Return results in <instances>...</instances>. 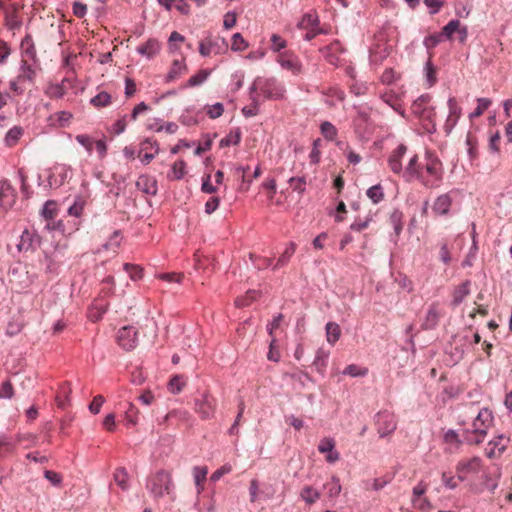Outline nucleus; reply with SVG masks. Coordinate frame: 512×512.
Masks as SVG:
<instances>
[{
    "mask_svg": "<svg viewBox=\"0 0 512 512\" xmlns=\"http://www.w3.org/2000/svg\"><path fill=\"white\" fill-rule=\"evenodd\" d=\"M460 21L458 19H452L450 20L441 30V37H445L448 40L452 39V36L455 32H457V29H459Z\"/></svg>",
    "mask_w": 512,
    "mask_h": 512,
    "instance_id": "nucleus-29",
    "label": "nucleus"
},
{
    "mask_svg": "<svg viewBox=\"0 0 512 512\" xmlns=\"http://www.w3.org/2000/svg\"><path fill=\"white\" fill-rule=\"evenodd\" d=\"M187 69L185 63L180 60H174L172 63V66L166 76V81L171 82L174 79H176L182 71H185Z\"/></svg>",
    "mask_w": 512,
    "mask_h": 512,
    "instance_id": "nucleus-25",
    "label": "nucleus"
},
{
    "mask_svg": "<svg viewBox=\"0 0 512 512\" xmlns=\"http://www.w3.org/2000/svg\"><path fill=\"white\" fill-rule=\"evenodd\" d=\"M424 4L430 8V14L435 15L439 12L441 7L444 5L443 0H424Z\"/></svg>",
    "mask_w": 512,
    "mask_h": 512,
    "instance_id": "nucleus-60",
    "label": "nucleus"
},
{
    "mask_svg": "<svg viewBox=\"0 0 512 512\" xmlns=\"http://www.w3.org/2000/svg\"><path fill=\"white\" fill-rule=\"evenodd\" d=\"M319 23L316 15L306 13L303 15L302 20L298 23V27L302 29L313 28Z\"/></svg>",
    "mask_w": 512,
    "mask_h": 512,
    "instance_id": "nucleus-35",
    "label": "nucleus"
},
{
    "mask_svg": "<svg viewBox=\"0 0 512 512\" xmlns=\"http://www.w3.org/2000/svg\"><path fill=\"white\" fill-rule=\"evenodd\" d=\"M23 133V129L18 126H14L11 128L5 137V142L7 146H13L16 144V142L20 139L21 135Z\"/></svg>",
    "mask_w": 512,
    "mask_h": 512,
    "instance_id": "nucleus-33",
    "label": "nucleus"
},
{
    "mask_svg": "<svg viewBox=\"0 0 512 512\" xmlns=\"http://www.w3.org/2000/svg\"><path fill=\"white\" fill-rule=\"evenodd\" d=\"M441 42L440 34H433L425 37L423 44L427 49L435 48Z\"/></svg>",
    "mask_w": 512,
    "mask_h": 512,
    "instance_id": "nucleus-56",
    "label": "nucleus"
},
{
    "mask_svg": "<svg viewBox=\"0 0 512 512\" xmlns=\"http://www.w3.org/2000/svg\"><path fill=\"white\" fill-rule=\"evenodd\" d=\"M452 198L449 194H442L434 202L433 210L440 215H446L451 207Z\"/></svg>",
    "mask_w": 512,
    "mask_h": 512,
    "instance_id": "nucleus-18",
    "label": "nucleus"
},
{
    "mask_svg": "<svg viewBox=\"0 0 512 512\" xmlns=\"http://www.w3.org/2000/svg\"><path fill=\"white\" fill-rule=\"evenodd\" d=\"M272 49L275 52H279L281 49L286 47V41L282 39L278 34L271 36Z\"/></svg>",
    "mask_w": 512,
    "mask_h": 512,
    "instance_id": "nucleus-63",
    "label": "nucleus"
},
{
    "mask_svg": "<svg viewBox=\"0 0 512 512\" xmlns=\"http://www.w3.org/2000/svg\"><path fill=\"white\" fill-rule=\"evenodd\" d=\"M104 402H105V399L102 395L95 396L89 405L90 412L93 414H98L100 412V408Z\"/></svg>",
    "mask_w": 512,
    "mask_h": 512,
    "instance_id": "nucleus-57",
    "label": "nucleus"
},
{
    "mask_svg": "<svg viewBox=\"0 0 512 512\" xmlns=\"http://www.w3.org/2000/svg\"><path fill=\"white\" fill-rule=\"evenodd\" d=\"M208 474V468L206 466H195L193 468V477L197 488V493H201L204 490V481Z\"/></svg>",
    "mask_w": 512,
    "mask_h": 512,
    "instance_id": "nucleus-20",
    "label": "nucleus"
},
{
    "mask_svg": "<svg viewBox=\"0 0 512 512\" xmlns=\"http://www.w3.org/2000/svg\"><path fill=\"white\" fill-rule=\"evenodd\" d=\"M295 250H296V244L294 242H290L288 244V246L286 247L285 251L278 258L277 263L274 266V269H277L279 267L286 265L289 262L292 255L295 253Z\"/></svg>",
    "mask_w": 512,
    "mask_h": 512,
    "instance_id": "nucleus-26",
    "label": "nucleus"
},
{
    "mask_svg": "<svg viewBox=\"0 0 512 512\" xmlns=\"http://www.w3.org/2000/svg\"><path fill=\"white\" fill-rule=\"evenodd\" d=\"M325 59L332 65H338L339 57L338 54L344 53L346 49L342 46L340 41L335 40L331 44L320 49Z\"/></svg>",
    "mask_w": 512,
    "mask_h": 512,
    "instance_id": "nucleus-10",
    "label": "nucleus"
},
{
    "mask_svg": "<svg viewBox=\"0 0 512 512\" xmlns=\"http://www.w3.org/2000/svg\"><path fill=\"white\" fill-rule=\"evenodd\" d=\"M124 270L129 274L133 281L141 279L143 276V269L138 265L126 263L124 264Z\"/></svg>",
    "mask_w": 512,
    "mask_h": 512,
    "instance_id": "nucleus-38",
    "label": "nucleus"
},
{
    "mask_svg": "<svg viewBox=\"0 0 512 512\" xmlns=\"http://www.w3.org/2000/svg\"><path fill=\"white\" fill-rule=\"evenodd\" d=\"M73 14L77 18H83L87 13V6L79 1H75L72 5Z\"/></svg>",
    "mask_w": 512,
    "mask_h": 512,
    "instance_id": "nucleus-61",
    "label": "nucleus"
},
{
    "mask_svg": "<svg viewBox=\"0 0 512 512\" xmlns=\"http://www.w3.org/2000/svg\"><path fill=\"white\" fill-rule=\"evenodd\" d=\"M376 426L380 437H384L392 433L397 426L394 414L389 411H382L377 413Z\"/></svg>",
    "mask_w": 512,
    "mask_h": 512,
    "instance_id": "nucleus-3",
    "label": "nucleus"
},
{
    "mask_svg": "<svg viewBox=\"0 0 512 512\" xmlns=\"http://www.w3.org/2000/svg\"><path fill=\"white\" fill-rule=\"evenodd\" d=\"M15 190L7 179L0 180V208L8 210L14 203Z\"/></svg>",
    "mask_w": 512,
    "mask_h": 512,
    "instance_id": "nucleus-8",
    "label": "nucleus"
},
{
    "mask_svg": "<svg viewBox=\"0 0 512 512\" xmlns=\"http://www.w3.org/2000/svg\"><path fill=\"white\" fill-rule=\"evenodd\" d=\"M466 145L468 146V154L470 156V159L473 160L477 156V142L476 139L470 133H468L466 137Z\"/></svg>",
    "mask_w": 512,
    "mask_h": 512,
    "instance_id": "nucleus-54",
    "label": "nucleus"
},
{
    "mask_svg": "<svg viewBox=\"0 0 512 512\" xmlns=\"http://www.w3.org/2000/svg\"><path fill=\"white\" fill-rule=\"evenodd\" d=\"M320 128L322 135L328 140H333L337 135L335 126L328 121L323 122Z\"/></svg>",
    "mask_w": 512,
    "mask_h": 512,
    "instance_id": "nucleus-42",
    "label": "nucleus"
},
{
    "mask_svg": "<svg viewBox=\"0 0 512 512\" xmlns=\"http://www.w3.org/2000/svg\"><path fill=\"white\" fill-rule=\"evenodd\" d=\"M367 373V369H363L361 370L357 365L355 364H351V365H348L344 371H343V374L344 375H349V376H352V377H357V376H364L366 375Z\"/></svg>",
    "mask_w": 512,
    "mask_h": 512,
    "instance_id": "nucleus-52",
    "label": "nucleus"
},
{
    "mask_svg": "<svg viewBox=\"0 0 512 512\" xmlns=\"http://www.w3.org/2000/svg\"><path fill=\"white\" fill-rule=\"evenodd\" d=\"M14 395V389L12 383L7 380L2 383L0 387V398L11 399Z\"/></svg>",
    "mask_w": 512,
    "mask_h": 512,
    "instance_id": "nucleus-49",
    "label": "nucleus"
},
{
    "mask_svg": "<svg viewBox=\"0 0 512 512\" xmlns=\"http://www.w3.org/2000/svg\"><path fill=\"white\" fill-rule=\"evenodd\" d=\"M241 140V131L240 128H236L234 131H231L226 137L221 139L220 147H229L230 145H238Z\"/></svg>",
    "mask_w": 512,
    "mask_h": 512,
    "instance_id": "nucleus-27",
    "label": "nucleus"
},
{
    "mask_svg": "<svg viewBox=\"0 0 512 512\" xmlns=\"http://www.w3.org/2000/svg\"><path fill=\"white\" fill-rule=\"evenodd\" d=\"M172 178L175 180H180L186 173V163L183 160H179L175 162L172 166Z\"/></svg>",
    "mask_w": 512,
    "mask_h": 512,
    "instance_id": "nucleus-40",
    "label": "nucleus"
},
{
    "mask_svg": "<svg viewBox=\"0 0 512 512\" xmlns=\"http://www.w3.org/2000/svg\"><path fill=\"white\" fill-rule=\"evenodd\" d=\"M195 409L201 418L211 417L214 413V399L209 395H202L201 399H195Z\"/></svg>",
    "mask_w": 512,
    "mask_h": 512,
    "instance_id": "nucleus-11",
    "label": "nucleus"
},
{
    "mask_svg": "<svg viewBox=\"0 0 512 512\" xmlns=\"http://www.w3.org/2000/svg\"><path fill=\"white\" fill-rule=\"evenodd\" d=\"M90 103L97 108L106 107L111 103V95L106 91H101L91 98Z\"/></svg>",
    "mask_w": 512,
    "mask_h": 512,
    "instance_id": "nucleus-28",
    "label": "nucleus"
},
{
    "mask_svg": "<svg viewBox=\"0 0 512 512\" xmlns=\"http://www.w3.org/2000/svg\"><path fill=\"white\" fill-rule=\"evenodd\" d=\"M324 487L328 489V495L331 498L337 497L341 492V484L337 477H332L331 481L327 482Z\"/></svg>",
    "mask_w": 512,
    "mask_h": 512,
    "instance_id": "nucleus-34",
    "label": "nucleus"
},
{
    "mask_svg": "<svg viewBox=\"0 0 512 512\" xmlns=\"http://www.w3.org/2000/svg\"><path fill=\"white\" fill-rule=\"evenodd\" d=\"M439 313L435 307V305L430 306L427 311L424 322L422 323V328L424 330H432L438 325L439 321Z\"/></svg>",
    "mask_w": 512,
    "mask_h": 512,
    "instance_id": "nucleus-19",
    "label": "nucleus"
},
{
    "mask_svg": "<svg viewBox=\"0 0 512 512\" xmlns=\"http://www.w3.org/2000/svg\"><path fill=\"white\" fill-rule=\"evenodd\" d=\"M161 45L156 39H149L146 43L140 45L137 47V52L147 57L148 59L153 58L155 55H157L160 52Z\"/></svg>",
    "mask_w": 512,
    "mask_h": 512,
    "instance_id": "nucleus-16",
    "label": "nucleus"
},
{
    "mask_svg": "<svg viewBox=\"0 0 512 512\" xmlns=\"http://www.w3.org/2000/svg\"><path fill=\"white\" fill-rule=\"evenodd\" d=\"M231 471H232V466L230 464H225L213 472V474L210 477V480L212 482H217L218 480H220V478L222 476H224L225 474H228Z\"/></svg>",
    "mask_w": 512,
    "mask_h": 512,
    "instance_id": "nucleus-53",
    "label": "nucleus"
},
{
    "mask_svg": "<svg viewBox=\"0 0 512 512\" xmlns=\"http://www.w3.org/2000/svg\"><path fill=\"white\" fill-rule=\"evenodd\" d=\"M15 190L7 179L0 180V208L8 210L14 203Z\"/></svg>",
    "mask_w": 512,
    "mask_h": 512,
    "instance_id": "nucleus-9",
    "label": "nucleus"
},
{
    "mask_svg": "<svg viewBox=\"0 0 512 512\" xmlns=\"http://www.w3.org/2000/svg\"><path fill=\"white\" fill-rule=\"evenodd\" d=\"M146 487L155 498L163 497L165 493L169 494L171 491V476L167 472L159 471L149 478Z\"/></svg>",
    "mask_w": 512,
    "mask_h": 512,
    "instance_id": "nucleus-2",
    "label": "nucleus"
},
{
    "mask_svg": "<svg viewBox=\"0 0 512 512\" xmlns=\"http://www.w3.org/2000/svg\"><path fill=\"white\" fill-rule=\"evenodd\" d=\"M114 481L122 489H128V474L124 468H117L114 472Z\"/></svg>",
    "mask_w": 512,
    "mask_h": 512,
    "instance_id": "nucleus-31",
    "label": "nucleus"
},
{
    "mask_svg": "<svg viewBox=\"0 0 512 512\" xmlns=\"http://www.w3.org/2000/svg\"><path fill=\"white\" fill-rule=\"evenodd\" d=\"M469 284L470 282L466 281L455 289L452 301L453 306L460 305L464 298L469 294Z\"/></svg>",
    "mask_w": 512,
    "mask_h": 512,
    "instance_id": "nucleus-22",
    "label": "nucleus"
},
{
    "mask_svg": "<svg viewBox=\"0 0 512 512\" xmlns=\"http://www.w3.org/2000/svg\"><path fill=\"white\" fill-rule=\"evenodd\" d=\"M228 44L224 38H206L199 44V53L206 57L211 53L219 54L223 49H226Z\"/></svg>",
    "mask_w": 512,
    "mask_h": 512,
    "instance_id": "nucleus-6",
    "label": "nucleus"
},
{
    "mask_svg": "<svg viewBox=\"0 0 512 512\" xmlns=\"http://www.w3.org/2000/svg\"><path fill=\"white\" fill-rule=\"evenodd\" d=\"M325 330L328 343L334 345L341 336L340 326L335 322H328Z\"/></svg>",
    "mask_w": 512,
    "mask_h": 512,
    "instance_id": "nucleus-21",
    "label": "nucleus"
},
{
    "mask_svg": "<svg viewBox=\"0 0 512 512\" xmlns=\"http://www.w3.org/2000/svg\"><path fill=\"white\" fill-rule=\"evenodd\" d=\"M457 476L460 481L469 482L470 488L474 493L480 494L486 490L493 493L498 487L500 472L493 478L491 474L482 467L480 459L473 458L459 464Z\"/></svg>",
    "mask_w": 512,
    "mask_h": 512,
    "instance_id": "nucleus-1",
    "label": "nucleus"
},
{
    "mask_svg": "<svg viewBox=\"0 0 512 512\" xmlns=\"http://www.w3.org/2000/svg\"><path fill=\"white\" fill-rule=\"evenodd\" d=\"M21 69H22V73L18 76V81H21V80H28V81H33L34 77H35V71L32 69V67L30 65L27 64V62H23L22 66H21Z\"/></svg>",
    "mask_w": 512,
    "mask_h": 512,
    "instance_id": "nucleus-47",
    "label": "nucleus"
},
{
    "mask_svg": "<svg viewBox=\"0 0 512 512\" xmlns=\"http://www.w3.org/2000/svg\"><path fill=\"white\" fill-rule=\"evenodd\" d=\"M257 296H258V292L257 291L249 290L246 293V296L237 298L235 300V304L238 307L248 306L253 300H255L257 298Z\"/></svg>",
    "mask_w": 512,
    "mask_h": 512,
    "instance_id": "nucleus-45",
    "label": "nucleus"
},
{
    "mask_svg": "<svg viewBox=\"0 0 512 512\" xmlns=\"http://www.w3.org/2000/svg\"><path fill=\"white\" fill-rule=\"evenodd\" d=\"M260 91L266 99H281L284 96V87L275 78H261Z\"/></svg>",
    "mask_w": 512,
    "mask_h": 512,
    "instance_id": "nucleus-4",
    "label": "nucleus"
},
{
    "mask_svg": "<svg viewBox=\"0 0 512 512\" xmlns=\"http://www.w3.org/2000/svg\"><path fill=\"white\" fill-rule=\"evenodd\" d=\"M426 78L430 86L436 82V69L433 66L431 60H428L425 64Z\"/></svg>",
    "mask_w": 512,
    "mask_h": 512,
    "instance_id": "nucleus-50",
    "label": "nucleus"
},
{
    "mask_svg": "<svg viewBox=\"0 0 512 512\" xmlns=\"http://www.w3.org/2000/svg\"><path fill=\"white\" fill-rule=\"evenodd\" d=\"M21 21L18 19L15 13L6 14V25L11 30H16L21 27Z\"/></svg>",
    "mask_w": 512,
    "mask_h": 512,
    "instance_id": "nucleus-59",
    "label": "nucleus"
},
{
    "mask_svg": "<svg viewBox=\"0 0 512 512\" xmlns=\"http://www.w3.org/2000/svg\"><path fill=\"white\" fill-rule=\"evenodd\" d=\"M44 476L49 482H51L55 486L60 485V483L62 481L61 475L52 470H46L44 472Z\"/></svg>",
    "mask_w": 512,
    "mask_h": 512,
    "instance_id": "nucleus-64",
    "label": "nucleus"
},
{
    "mask_svg": "<svg viewBox=\"0 0 512 512\" xmlns=\"http://www.w3.org/2000/svg\"><path fill=\"white\" fill-rule=\"evenodd\" d=\"M184 381L182 379L181 375H175L172 377V379L169 381V390L173 394H178L182 391L184 386Z\"/></svg>",
    "mask_w": 512,
    "mask_h": 512,
    "instance_id": "nucleus-44",
    "label": "nucleus"
},
{
    "mask_svg": "<svg viewBox=\"0 0 512 512\" xmlns=\"http://www.w3.org/2000/svg\"><path fill=\"white\" fill-rule=\"evenodd\" d=\"M210 75V71L207 69H201L197 74L189 78L187 85L188 87H194L201 85Z\"/></svg>",
    "mask_w": 512,
    "mask_h": 512,
    "instance_id": "nucleus-32",
    "label": "nucleus"
},
{
    "mask_svg": "<svg viewBox=\"0 0 512 512\" xmlns=\"http://www.w3.org/2000/svg\"><path fill=\"white\" fill-rule=\"evenodd\" d=\"M137 414H138L137 408L132 403H130L129 408L125 412V416H124L125 425L127 427H132L137 424V422H138L137 417H136Z\"/></svg>",
    "mask_w": 512,
    "mask_h": 512,
    "instance_id": "nucleus-36",
    "label": "nucleus"
},
{
    "mask_svg": "<svg viewBox=\"0 0 512 512\" xmlns=\"http://www.w3.org/2000/svg\"><path fill=\"white\" fill-rule=\"evenodd\" d=\"M439 161L437 159L431 160L426 164L425 169L428 174L436 177L437 179H441V173H439L437 166L439 165Z\"/></svg>",
    "mask_w": 512,
    "mask_h": 512,
    "instance_id": "nucleus-58",
    "label": "nucleus"
},
{
    "mask_svg": "<svg viewBox=\"0 0 512 512\" xmlns=\"http://www.w3.org/2000/svg\"><path fill=\"white\" fill-rule=\"evenodd\" d=\"M403 176L406 178L407 181H411L413 178H417L420 180L425 186H428V182L423 180V175L420 171V165L418 164V156L414 155L407 167L405 168Z\"/></svg>",
    "mask_w": 512,
    "mask_h": 512,
    "instance_id": "nucleus-13",
    "label": "nucleus"
},
{
    "mask_svg": "<svg viewBox=\"0 0 512 512\" xmlns=\"http://www.w3.org/2000/svg\"><path fill=\"white\" fill-rule=\"evenodd\" d=\"M40 243V237L29 230L25 229L21 236L19 243L17 244L18 251H29V250H35L36 246L35 244Z\"/></svg>",
    "mask_w": 512,
    "mask_h": 512,
    "instance_id": "nucleus-12",
    "label": "nucleus"
},
{
    "mask_svg": "<svg viewBox=\"0 0 512 512\" xmlns=\"http://www.w3.org/2000/svg\"><path fill=\"white\" fill-rule=\"evenodd\" d=\"M473 430H464L461 433V439L458 440L459 445H480L484 442L486 437V430L477 427L476 422L474 423Z\"/></svg>",
    "mask_w": 512,
    "mask_h": 512,
    "instance_id": "nucleus-7",
    "label": "nucleus"
},
{
    "mask_svg": "<svg viewBox=\"0 0 512 512\" xmlns=\"http://www.w3.org/2000/svg\"><path fill=\"white\" fill-rule=\"evenodd\" d=\"M252 99V103L250 106H245L243 109H242V114L248 118V117H252V116H255L259 113V102L257 100L256 97H251Z\"/></svg>",
    "mask_w": 512,
    "mask_h": 512,
    "instance_id": "nucleus-46",
    "label": "nucleus"
},
{
    "mask_svg": "<svg viewBox=\"0 0 512 512\" xmlns=\"http://www.w3.org/2000/svg\"><path fill=\"white\" fill-rule=\"evenodd\" d=\"M412 505L420 511H425L431 508L430 502L423 497H412Z\"/></svg>",
    "mask_w": 512,
    "mask_h": 512,
    "instance_id": "nucleus-51",
    "label": "nucleus"
},
{
    "mask_svg": "<svg viewBox=\"0 0 512 512\" xmlns=\"http://www.w3.org/2000/svg\"><path fill=\"white\" fill-rule=\"evenodd\" d=\"M300 497L307 504H313L319 499L320 493L312 486H305L300 492Z\"/></svg>",
    "mask_w": 512,
    "mask_h": 512,
    "instance_id": "nucleus-23",
    "label": "nucleus"
},
{
    "mask_svg": "<svg viewBox=\"0 0 512 512\" xmlns=\"http://www.w3.org/2000/svg\"><path fill=\"white\" fill-rule=\"evenodd\" d=\"M84 209V201L79 199L76 200L73 205L68 208V213L71 216L79 217Z\"/></svg>",
    "mask_w": 512,
    "mask_h": 512,
    "instance_id": "nucleus-55",
    "label": "nucleus"
},
{
    "mask_svg": "<svg viewBox=\"0 0 512 512\" xmlns=\"http://www.w3.org/2000/svg\"><path fill=\"white\" fill-rule=\"evenodd\" d=\"M402 218L403 213L398 209H394L393 212L390 214L389 222L393 226L396 236H399L403 229Z\"/></svg>",
    "mask_w": 512,
    "mask_h": 512,
    "instance_id": "nucleus-24",
    "label": "nucleus"
},
{
    "mask_svg": "<svg viewBox=\"0 0 512 512\" xmlns=\"http://www.w3.org/2000/svg\"><path fill=\"white\" fill-rule=\"evenodd\" d=\"M406 151L407 147L404 144H400L388 159L390 169L396 174L402 172L401 158L405 155Z\"/></svg>",
    "mask_w": 512,
    "mask_h": 512,
    "instance_id": "nucleus-15",
    "label": "nucleus"
},
{
    "mask_svg": "<svg viewBox=\"0 0 512 512\" xmlns=\"http://www.w3.org/2000/svg\"><path fill=\"white\" fill-rule=\"evenodd\" d=\"M21 47L24 50L26 55H28L32 58L35 57L36 50H35V46H34L33 39L31 37V35L27 34L22 39Z\"/></svg>",
    "mask_w": 512,
    "mask_h": 512,
    "instance_id": "nucleus-39",
    "label": "nucleus"
},
{
    "mask_svg": "<svg viewBox=\"0 0 512 512\" xmlns=\"http://www.w3.org/2000/svg\"><path fill=\"white\" fill-rule=\"evenodd\" d=\"M248 47V43L244 40L240 33H235L232 36L231 49L234 51H243Z\"/></svg>",
    "mask_w": 512,
    "mask_h": 512,
    "instance_id": "nucleus-43",
    "label": "nucleus"
},
{
    "mask_svg": "<svg viewBox=\"0 0 512 512\" xmlns=\"http://www.w3.org/2000/svg\"><path fill=\"white\" fill-rule=\"evenodd\" d=\"M136 187L145 194H157V181L154 177L141 175L136 181Z\"/></svg>",
    "mask_w": 512,
    "mask_h": 512,
    "instance_id": "nucleus-14",
    "label": "nucleus"
},
{
    "mask_svg": "<svg viewBox=\"0 0 512 512\" xmlns=\"http://www.w3.org/2000/svg\"><path fill=\"white\" fill-rule=\"evenodd\" d=\"M288 182L294 191L302 195L305 192L306 178L303 177H291Z\"/></svg>",
    "mask_w": 512,
    "mask_h": 512,
    "instance_id": "nucleus-41",
    "label": "nucleus"
},
{
    "mask_svg": "<svg viewBox=\"0 0 512 512\" xmlns=\"http://www.w3.org/2000/svg\"><path fill=\"white\" fill-rule=\"evenodd\" d=\"M137 334L133 326H124L118 331L117 342L124 350L131 351L137 345Z\"/></svg>",
    "mask_w": 512,
    "mask_h": 512,
    "instance_id": "nucleus-5",
    "label": "nucleus"
},
{
    "mask_svg": "<svg viewBox=\"0 0 512 512\" xmlns=\"http://www.w3.org/2000/svg\"><path fill=\"white\" fill-rule=\"evenodd\" d=\"M448 108H449V116L448 117H455L454 119H458L460 116L461 109L457 105L455 98H449L448 100Z\"/></svg>",
    "mask_w": 512,
    "mask_h": 512,
    "instance_id": "nucleus-62",
    "label": "nucleus"
},
{
    "mask_svg": "<svg viewBox=\"0 0 512 512\" xmlns=\"http://www.w3.org/2000/svg\"><path fill=\"white\" fill-rule=\"evenodd\" d=\"M477 107L476 109L470 114V118H476L483 114L485 110L488 109V107L491 105V100L488 98H478L477 99Z\"/></svg>",
    "mask_w": 512,
    "mask_h": 512,
    "instance_id": "nucleus-37",
    "label": "nucleus"
},
{
    "mask_svg": "<svg viewBox=\"0 0 512 512\" xmlns=\"http://www.w3.org/2000/svg\"><path fill=\"white\" fill-rule=\"evenodd\" d=\"M366 195L375 204L381 202L384 199L383 188L380 184H376L370 187L367 190Z\"/></svg>",
    "mask_w": 512,
    "mask_h": 512,
    "instance_id": "nucleus-30",
    "label": "nucleus"
},
{
    "mask_svg": "<svg viewBox=\"0 0 512 512\" xmlns=\"http://www.w3.org/2000/svg\"><path fill=\"white\" fill-rule=\"evenodd\" d=\"M224 112V107L222 103H215L214 105L208 106L206 111L207 115L211 119L219 118Z\"/></svg>",
    "mask_w": 512,
    "mask_h": 512,
    "instance_id": "nucleus-48",
    "label": "nucleus"
},
{
    "mask_svg": "<svg viewBox=\"0 0 512 512\" xmlns=\"http://www.w3.org/2000/svg\"><path fill=\"white\" fill-rule=\"evenodd\" d=\"M278 62L284 69L291 71L293 74L297 75L301 72V64L295 56L287 54L280 55Z\"/></svg>",
    "mask_w": 512,
    "mask_h": 512,
    "instance_id": "nucleus-17",
    "label": "nucleus"
}]
</instances>
